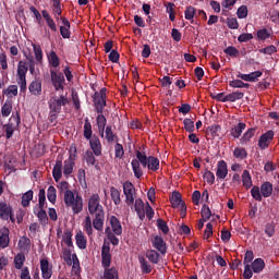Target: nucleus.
Here are the masks:
<instances>
[{"mask_svg":"<svg viewBox=\"0 0 279 279\" xmlns=\"http://www.w3.org/2000/svg\"><path fill=\"white\" fill-rule=\"evenodd\" d=\"M93 219H90V216H86L83 221V230L86 232L87 236L93 234Z\"/></svg>","mask_w":279,"mask_h":279,"instance_id":"a19ab883","label":"nucleus"},{"mask_svg":"<svg viewBox=\"0 0 279 279\" xmlns=\"http://www.w3.org/2000/svg\"><path fill=\"white\" fill-rule=\"evenodd\" d=\"M201 217L204 221H208L210 217H213V211L210 210V207L208 205L204 204L201 209Z\"/></svg>","mask_w":279,"mask_h":279,"instance_id":"09e8293b","label":"nucleus"},{"mask_svg":"<svg viewBox=\"0 0 279 279\" xmlns=\"http://www.w3.org/2000/svg\"><path fill=\"white\" fill-rule=\"evenodd\" d=\"M110 195H111V199H112L113 204L116 206H119L121 204V192L117 187L111 186Z\"/></svg>","mask_w":279,"mask_h":279,"instance_id":"ea45409f","label":"nucleus"},{"mask_svg":"<svg viewBox=\"0 0 279 279\" xmlns=\"http://www.w3.org/2000/svg\"><path fill=\"white\" fill-rule=\"evenodd\" d=\"M245 128H247V124H245L244 122H240L238 123V125H234L230 133H231V136L233 138H241V134H243V130H245Z\"/></svg>","mask_w":279,"mask_h":279,"instance_id":"bb28decb","label":"nucleus"},{"mask_svg":"<svg viewBox=\"0 0 279 279\" xmlns=\"http://www.w3.org/2000/svg\"><path fill=\"white\" fill-rule=\"evenodd\" d=\"M34 199V191L29 190L22 195V206L23 208H27L29 206V202Z\"/></svg>","mask_w":279,"mask_h":279,"instance_id":"79ce46f5","label":"nucleus"},{"mask_svg":"<svg viewBox=\"0 0 279 279\" xmlns=\"http://www.w3.org/2000/svg\"><path fill=\"white\" fill-rule=\"evenodd\" d=\"M108 240L110 241L111 244L113 245H119V238H117V235H114V233L110 232V227H107L105 230Z\"/></svg>","mask_w":279,"mask_h":279,"instance_id":"e2e57ef3","label":"nucleus"},{"mask_svg":"<svg viewBox=\"0 0 279 279\" xmlns=\"http://www.w3.org/2000/svg\"><path fill=\"white\" fill-rule=\"evenodd\" d=\"M50 77L52 86L56 90H64V84L66 80L64 78V74L62 72H56V70H50Z\"/></svg>","mask_w":279,"mask_h":279,"instance_id":"9d476101","label":"nucleus"},{"mask_svg":"<svg viewBox=\"0 0 279 279\" xmlns=\"http://www.w3.org/2000/svg\"><path fill=\"white\" fill-rule=\"evenodd\" d=\"M39 209H45V204H47V195L45 189L39 190L38 194Z\"/></svg>","mask_w":279,"mask_h":279,"instance_id":"052dcab7","label":"nucleus"},{"mask_svg":"<svg viewBox=\"0 0 279 279\" xmlns=\"http://www.w3.org/2000/svg\"><path fill=\"white\" fill-rule=\"evenodd\" d=\"M48 62L52 69H58L60 66V57L53 50L48 54Z\"/></svg>","mask_w":279,"mask_h":279,"instance_id":"e433bc0d","label":"nucleus"},{"mask_svg":"<svg viewBox=\"0 0 279 279\" xmlns=\"http://www.w3.org/2000/svg\"><path fill=\"white\" fill-rule=\"evenodd\" d=\"M229 86L231 88H250V84L248 83H244L241 80H233L229 82Z\"/></svg>","mask_w":279,"mask_h":279,"instance_id":"5fc2aeb1","label":"nucleus"},{"mask_svg":"<svg viewBox=\"0 0 279 279\" xmlns=\"http://www.w3.org/2000/svg\"><path fill=\"white\" fill-rule=\"evenodd\" d=\"M105 134L107 143H114L117 136L114 135V132H112V126H106Z\"/></svg>","mask_w":279,"mask_h":279,"instance_id":"6e6d98bb","label":"nucleus"},{"mask_svg":"<svg viewBox=\"0 0 279 279\" xmlns=\"http://www.w3.org/2000/svg\"><path fill=\"white\" fill-rule=\"evenodd\" d=\"M110 226L112 228V232L117 236H121V234H123V227L121 226V221L116 216L110 217Z\"/></svg>","mask_w":279,"mask_h":279,"instance_id":"aec40b11","label":"nucleus"},{"mask_svg":"<svg viewBox=\"0 0 279 279\" xmlns=\"http://www.w3.org/2000/svg\"><path fill=\"white\" fill-rule=\"evenodd\" d=\"M131 167L133 169V173H134L135 178L137 180H141L143 178V168H141V160H138L137 157H136V159H133L131 161Z\"/></svg>","mask_w":279,"mask_h":279,"instance_id":"393cba45","label":"nucleus"},{"mask_svg":"<svg viewBox=\"0 0 279 279\" xmlns=\"http://www.w3.org/2000/svg\"><path fill=\"white\" fill-rule=\"evenodd\" d=\"M62 26L59 27L60 35L64 39L71 38V22L66 17H60Z\"/></svg>","mask_w":279,"mask_h":279,"instance_id":"ddd939ff","label":"nucleus"},{"mask_svg":"<svg viewBox=\"0 0 279 279\" xmlns=\"http://www.w3.org/2000/svg\"><path fill=\"white\" fill-rule=\"evenodd\" d=\"M102 279H119V270L116 267L105 269Z\"/></svg>","mask_w":279,"mask_h":279,"instance_id":"58836bf2","label":"nucleus"},{"mask_svg":"<svg viewBox=\"0 0 279 279\" xmlns=\"http://www.w3.org/2000/svg\"><path fill=\"white\" fill-rule=\"evenodd\" d=\"M256 37L259 43H265V40L271 38V32L267 28L258 29L256 33Z\"/></svg>","mask_w":279,"mask_h":279,"instance_id":"c9c22d12","label":"nucleus"},{"mask_svg":"<svg viewBox=\"0 0 279 279\" xmlns=\"http://www.w3.org/2000/svg\"><path fill=\"white\" fill-rule=\"evenodd\" d=\"M146 258L154 265H158L160 263V254L156 251H150L146 254Z\"/></svg>","mask_w":279,"mask_h":279,"instance_id":"8fccbe9b","label":"nucleus"},{"mask_svg":"<svg viewBox=\"0 0 279 279\" xmlns=\"http://www.w3.org/2000/svg\"><path fill=\"white\" fill-rule=\"evenodd\" d=\"M28 90L32 93V95L38 97L40 93H43V83L39 81H33L28 86Z\"/></svg>","mask_w":279,"mask_h":279,"instance_id":"c85d7f7f","label":"nucleus"},{"mask_svg":"<svg viewBox=\"0 0 279 279\" xmlns=\"http://www.w3.org/2000/svg\"><path fill=\"white\" fill-rule=\"evenodd\" d=\"M63 202L66 208H72L74 215H80L84 210V198L80 194L75 195L73 191L65 192Z\"/></svg>","mask_w":279,"mask_h":279,"instance_id":"f03ea898","label":"nucleus"},{"mask_svg":"<svg viewBox=\"0 0 279 279\" xmlns=\"http://www.w3.org/2000/svg\"><path fill=\"white\" fill-rule=\"evenodd\" d=\"M63 243H65L68 247H73V232H71V230L64 231Z\"/></svg>","mask_w":279,"mask_h":279,"instance_id":"13d9d810","label":"nucleus"},{"mask_svg":"<svg viewBox=\"0 0 279 279\" xmlns=\"http://www.w3.org/2000/svg\"><path fill=\"white\" fill-rule=\"evenodd\" d=\"M32 47H33V51L35 53V60L37 62H39V64H41L43 63V48H40V46H38L36 44H33Z\"/></svg>","mask_w":279,"mask_h":279,"instance_id":"864d4df0","label":"nucleus"},{"mask_svg":"<svg viewBox=\"0 0 279 279\" xmlns=\"http://www.w3.org/2000/svg\"><path fill=\"white\" fill-rule=\"evenodd\" d=\"M75 241L78 250H86V245L88 243V240H86V236L84 235V232L78 231L75 235Z\"/></svg>","mask_w":279,"mask_h":279,"instance_id":"7c9ffc66","label":"nucleus"},{"mask_svg":"<svg viewBox=\"0 0 279 279\" xmlns=\"http://www.w3.org/2000/svg\"><path fill=\"white\" fill-rule=\"evenodd\" d=\"M223 51L227 56H230V58H239V49H236V47L229 46Z\"/></svg>","mask_w":279,"mask_h":279,"instance_id":"69168bd1","label":"nucleus"},{"mask_svg":"<svg viewBox=\"0 0 279 279\" xmlns=\"http://www.w3.org/2000/svg\"><path fill=\"white\" fill-rule=\"evenodd\" d=\"M10 245V229L3 228L0 235V247L5 250Z\"/></svg>","mask_w":279,"mask_h":279,"instance_id":"b1692460","label":"nucleus"},{"mask_svg":"<svg viewBox=\"0 0 279 279\" xmlns=\"http://www.w3.org/2000/svg\"><path fill=\"white\" fill-rule=\"evenodd\" d=\"M183 125H184L185 132H189V133L195 132V122L193 120L185 118L183 120Z\"/></svg>","mask_w":279,"mask_h":279,"instance_id":"4d7b16f0","label":"nucleus"},{"mask_svg":"<svg viewBox=\"0 0 279 279\" xmlns=\"http://www.w3.org/2000/svg\"><path fill=\"white\" fill-rule=\"evenodd\" d=\"M23 265H25V255L23 253H19L14 257L15 269H23Z\"/></svg>","mask_w":279,"mask_h":279,"instance_id":"603ef678","label":"nucleus"},{"mask_svg":"<svg viewBox=\"0 0 279 279\" xmlns=\"http://www.w3.org/2000/svg\"><path fill=\"white\" fill-rule=\"evenodd\" d=\"M47 197H48V202H50V204H56V199H58V194H57L56 187L53 185H50L48 187Z\"/></svg>","mask_w":279,"mask_h":279,"instance_id":"de8ad7c7","label":"nucleus"},{"mask_svg":"<svg viewBox=\"0 0 279 279\" xmlns=\"http://www.w3.org/2000/svg\"><path fill=\"white\" fill-rule=\"evenodd\" d=\"M243 97H245V94L243 92H240V90L232 92L227 95V101H230V102L239 101L240 99H243Z\"/></svg>","mask_w":279,"mask_h":279,"instance_id":"c03bdc74","label":"nucleus"},{"mask_svg":"<svg viewBox=\"0 0 279 279\" xmlns=\"http://www.w3.org/2000/svg\"><path fill=\"white\" fill-rule=\"evenodd\" d=\"M49 110L52 112H62V106H66L69 104V98L64 95L60 97L53 96L49 99Z\"/></svg>","mask_w":279,"mask_h":279,"instance_id":"0eeeda50","label":"nucleus"},{"mask_svg":"<svg viewBox=\"0 0 279 279\" xmlns=\"http://www.w3.org/2000/svg\"><path fill=\"white\" fill-rule=\"evenodd\" d=\"M41 15L44 21H46V25L48 29H50V32H52L53 34L58 33V24H56V20L51 17L49 12H47V10H43Z\"/></svg>","mask_w":279,"mask_h":279,"instance_id":"4468645a","label":"nucleus"},{"mask_svg":"<svg viewBox=\"0 0 279 279\" xmlns=\"http://www.w3.org/2000/svg\"><path fill=\"white\" fill-rule=\"evenodd\" d=\"M157 228L158 230H161L163 234H169V226H167V221L162 219H157Z\"/></svg>","mask_w":279,"mask_h":279,"instance_id":"0e129e2a","label":"nucleus"},{"mask_svg":"<svg viewBox=\"0 0 279 279\" xmlns=\"http://www.w3.org/2000/svg\"><path fill=\"white\" fill-rule=\"evenodd\" d=\"M123 193L125 195L126 206H134V196L136 195V187L130 181L123 183Z\"/></svg>","mask_w":279,"mask_h":279,"instance_id":"6e6552de","label":"nucleus"},{"mask_svg":"<svg viewBox=\"0 0 279 279\" xmlns=\"http://www.w3.org/2000/svg\"><path fill=\"white\" fill-rule=\"evenodd\" d=\"M40 270H41V278L44 279H51V276H53V269L49 265L48 258L40 259Z\"/></svg>","mask_w":279,"mask_h":279,"instance_id":"f8f14e48","label":"nucleus"},{"mask_svg":"<svg viewBox=\"0 0 279 279\" xmlns=\"http://www.w3.org/2000/svg\"><path fill=\"white\" fill-rule=\"evenodd\" d=\"M251 267L254 274H260L265 269V260L263 258H256Z\"/></svg>","mask_w":279,"mask_h":279,"instance_id":"72a5a7b5","label":"nucleus"},{"mask_svg":"<svg viewBox=\"0 0 279 279\" xmlns=\"http://www.w3.org/2000/svg\"><path fill=\"white\" fill-rule=\"evenodd\" d=\"M1 114L2 117H8L9 114H12V102L5 101L1 108Z\"/></svg>","mask_w":279,"mask_h":279,"instance_id":"338daca9","label":"nucleus"},{"mask_svg":"<svg viewBox=\"0 0 279 279\" xmlns=\"http://www.w3.org/2000/svg\"><path fill=\"white\" fill-rule=\"evenodd\" d=\"M138 262L141 265L142 274H151V269H153L151 264H149V262H147V259H145V257L140 256Z\"/></svg>","mask_w":279,"mask_h":279,"instance_id":"4c0bfd02","label":"nucleus"},{"mask_svg":"<svg viewBox=\"0 0 279 279\" xmlns=\"http://www.w3.org/2000/svg\"><path fill=\"white\" fill-rule=\"evenodd\" d=\"M153 247L162 255L167 254V242H165V239L160 235H156L153 239Z\"/></svg>","mask_w":279,"mask_h":279,"instance_id":"dca6fc26","label":"nucleus"},{"mask_svg":"<svg viewBox=\"0 0 279 279\" xmlns=\"http://www.w3.org/2000/svg\"><path fill=\"white\" fill-rule=\"evenodd\" d=\"M96 123H97L98 132L101 138H104V132L106 131V125H108V120L106 119V116H104V113H98L96 118Z\"/></svg>","mask_w":279,"mask_h":279,"instance_id":"412c9836","label":"nucleus"},{"mask_svg":"<svg viewBox=\"0 0 279 279\" xmlns=\"http://www.w3.org/2000/svg\"><path fill=\"white\" fill-rule=\"evenodd\" d=\"M251 195L253 199H256V202H263V194L260 192V187L253 186L251 190Z\"/></svg>","mask_w":279,"mask_h":279,"instance_id":"bf43d9fd","label":"nucleus"},{"mask_svg":"<svg viewBox=\"0 0 279 279\" xmlns=\"http://www.w3.org/2000/svg\"><path fill=\"white\" fill-rule=\"evenodd\" d=\"M233 156L240 160H245V158H247V150H245V148L235 147L233 150Z\"/></svg>","mask_w":279,"mask_h":279,"instance_id":"3c124183","label":"nucleus"},{"mask_svg":"<svg viewBox=\"0 0 279 279\" xmlns=\"http://www.w3.org/2000/svg\"><path fill=\"white\" fill-rule=\"evenodd\" d=\"M114 151H116V158H119L121 160V158H123V156H125V150L123 149V145L120 143H117L114 145Z\"/></svg>","mask_w":279,"mask_h":279,"instance_id":"774afa93","label":"nucleus"},{"mask_svg":"<svg viewBox=\"0 0 279 279\" xmlns=\"http://www.w3.org/2000/svg\"><path fill=\"white\" fill-rule=\"evenodd\" d=\"M256 135V128L248 129L240 138L241 145H247V143H251L252 137Z\"/></svg>","mask_w":279,"mask_h":279,"instance_id":"cd10ccee","label":"nucleus"},{"mask_svg":"<svg viewBox=\"0 0 279 279\" xmlns=\"http://www.w3.org/2000/svg\"><path fill=\"white\" fill-rule=\"evenodd\" d=\"M274 131L269 130L266 133L262 134L258 140V147L259 149H267L269 145L271 144V141H274Z\"/></svg>","mask_w":279,"mask_h":279,"instance_id":"9b49d317","label":"nucleus"},{"mask_svg":"<svg viewBox=\"0 0 279 279\" xmlns=\"http://www.w3.org/2000/svg\"><path fill=\"white\" fill-rule=\"evenodd\" d=\"M89 147L95 156H101V141L97 135L89 138Z\"/></svg>","mask_w":279,"mask_h":279,"instance_id":"a211bd4d","label":"nucleus"},{"mask_svg":"<svg viewBox=\"0 0 279 279\" xmlns=\"http://www.w3.org/2000/svg\"><path fill=\"white\" fill-rule=\"evenodd\" d=\"M52 178L54 182H60L62 180V160L58 159L52 169Z\"/></svg>","mask_w":279,"mask_h":279,"instance_id":"5701e85b","label":"nucleus"},{"mask_svg":"<svg viewBox=\"0 0 279 279\" xmlns=\"http://www.w3.org/2000/svg\"><path fill=\"white\" fill-rule=\"evenodd\" d=\"M21 125V116L16 113V116H12L7 124L2 126V130L5 134V138L10 140L14 136V132H16V128Z\"/></svg>","mask_w":279,"mask_h":279,"instance_id":"423d86ee","label":"nucleus"},{"mask_svg":"<svg viewBox=\"0 0 279 279\" xmlns=\"http://www.w3.org/2000/svg\"><path fill=\"white\" fill-rule=\"evenodd\" d=\"M184 15L186 21H193V19H195V16L197 15V9H195V7L193 5H189L185 9Z\"/></svg>","mask_w":279,"mask_h":279,"instance_id":"49530a36","label":"nucleus"},{"mask_svg":"<svg viewBox=\"0 0 279 279\" xmlns=\"http://www.w3.org/2000/svg\"><path fill=\"white\" fill-rule=\"evenodd\" d=\"M52 4H51V12L53 15V19L56 21H60V19H62V3L60 2V0H51Z\"/></svg>","mask_w":279,"mask_h":279,"instance_id":"6ab92c4d","label":"nucleus"},{"mask_svg":"<svg viewBox=\"0 0 279 279\" xmlns=\"http://www.w3.org/2000/svg\"><path fill=\"white\" fill-rule=\"evenodd\" d=\"M101 265L104 269H110L112 265V254H110V242H104L101 247Z\"/></svg>","mask_w":279,"mask_h":279,"instance_id":"1a4fd4ad","label":"nucleus"},{"mask_svg":"<svg viewBox=\"0 0 279 279\" xmlns=\"http://www.w3.org/2000/svg\"><path fill=\"white\" fill-rule=\"evenodd\" d=\"M170 204L172 208H180L184 202L182 201V194L180 192H173L170 197Z\"/></svg>","mask_w":279,"mask_h":279,"instance_id":"2f4dec72","label":"nucleus"},{"mask_svg":"<svg viewBox=\"0 0 279 279\" xmlns=\"http://www.w3.org/2000/svg\"><path fill=\"white\" fill-rule=\"evenodd\" d=\"M17 247L21 250V252H29L32 250V240L25 235L21 236L17 243Z\"/></svg>","mask_w":279,"mask_h":279,"instance_id":"4be33fe9","label":"nucleus"},{"mask_svg":"<svg viewBox=\"0 0 279 279\" xmlns=\"http://www.w3.org/2000/svg\"><path fill=\"white\" fill-rule=\"evenodd\" d=\"M88 213L94 215L93 227L97 232H104V221H106V211L101 206L99 194H93L88 199Z\"/></svg>","mask_w":279,"mask_h":279,"instance_id":"f257e3e1","label":"nucleus"},{"mask_svg":"<svg viewBox=\"0 0 279 279\" xmlns=\"http://www.w3.org/2000/svg\"><path fill=\"white\" fill-rule=\"evenodd\" d=\"M13 211L14 209L12 208L11 205H9L5 202H0V219H2V221H9L10 216L12 215Z\"/></svg>","mask_w":279,"mask_h":279,"instance_id":"2eb2a0df","label":"nucleus"},{"mask_svg":"<svg viewBox=\"0 0 279 279\" xmlns=\"http://www.w3.org/2000/svg\"><path fill=\"white\" fill-rule=\"evenodd\" d=\"M216 178L218 180H226L228 178V163L225 160L218 161Z\"/></svg>","mask_w":279,"mask_h":279,"instance_id":"f3484780","label":"nucleus"},{"mask_svg":"<svg viewBox=\"0 0 279 279\" xmlns=\"http://www.w3.org/2000/svg\"><path fill=\"white\" fill-rule=\"evenodd\" d=\"M135 156L144 169L148 168V171H158V169H160V160L158 158L154 156L147 157V155L141 150H136Z\"/></svg>","mask_w":279,"mask_h":279,"instance_id":"7ed1b4c3","label":"nucleus"},{"mask_svg":"<svg viewBox=\"0 0 279 279\" xmlns=\"http://www.w3.org/2000/svg\"><path fill=\"white\" fill-rule=\"evenodd\" d=\"M242 184L244 189H252V174L247 170L242 173Z\"/></svg>","mask_w":279,"mask_h":279,"instance_id":"37998d69","label":"nucleus"},{"mask_svg":"<svg viewBox=\"0 0 279 279\" xmlns=\"http://www.w3.org/2000/svg\"><path fill=\"white\" fill-rule=\"evenodd\" d=\"M108 89L106 87H102L99 92H95L93 95V104L95 108V112L97 114H104V108L107 106L106 102V93Z\"/></svg>","mask_w":279,"mask_h":279,"instance_id":"39448f33","label":"nucleus"},{"mask_svg":"<svg viewBox=\"0 0 279 279\" xmlns=\"http://www.w3.org/2000/svg\"><path fill=\"white\" fill-rule=\"evenodd\" d=\"M262 197H271V193H274V184L270 182H265L260 185Z\"/></svg>","mask_w":279,"mask_h":279,"instance_id":"473e14b6","label":"nucleus"},{"mask_svg":"<svg viewBox=\"0 0 279 279\" xmlns=\"http://www.w3.org/2000/svg\"><path fill=\"white\" fill-rule=\"evenodd\" d=\"M75 167V158H73V154L70 155L69 160L64 161L63 166V174L71 175L73 173V168Z\"/></svg>","mask_w":279,"mask_h":279,"instance_id":"a878e982","label":"nucleus"},{"mask_svg":"<svg viewBox=\"0 0 279 279\" xmlns=\"http://www.w3.org/2000/svg\"><path fill=\"white\" fill-rule=\"evenodd\" d=\"M83 136L86 141H90V138H93V124H90V120H88V118L85 119Z\"/></svg>","mask_w":279,"mask_h":279,"instance_id":"f704fd0d","label":"nucleus"},{"mask_svg":"<svg viewBox=\"0 0 279 279\" xmlns=\"http://www.w3.org/2000/svg\"><path fill=\"white\" fill-rule=\"evenodd\" d=\"M36 216L40 226H47V223H49V217L47 216V211L45 209H39Z\"/></svg>","mask_w":279,"mask_h":279,"instance_id":"a18cd8bd","label":"nucleus"},{"mask_svg":"<svg viewBox=\"0 0 279 279\" xmlns=\"http://www.w3.org/2000/svg\"><path fill=\"white\" fill-rule=\"evenodd\" d=\"M27 71H29L27 64L23 61H20L17 64L16 82L20 86L21 93L27 92Z\"/></svg>","mask_w":279,"mask_h":279,"instance_id":"20e7f679","label":"nucleus"},{"mask_svg":"<svg viewBox=\"0 0 279 279\" xmlns=\"http://www.w3.org/2000/svg\"><path fill=\"white\" fill-rule=\"evenodd\" d=\"M84 160H86V163L89 167H95L96 169H99V165L97 163V159L95 158V153H93V150H86Z\"/></svg>","mask_w":279,"mask_h":279,"instance_id":"c756f323","label":"nucleus"},{"mask_svg":"<svg viewBox=\"0 0 279 279\" xmlns=\"http://www.w3.org/2000/svg\"><path fill=\"white\" fill-rule=\"evenodd\" d=\"M277 52H278V49L274 45L259 49V53H264V56H274V53H277Z\"/></svg>","mask_w":279,"mask_h":279,"instance_id":"680f3d73","label":"nucleus"}]
</instances>
